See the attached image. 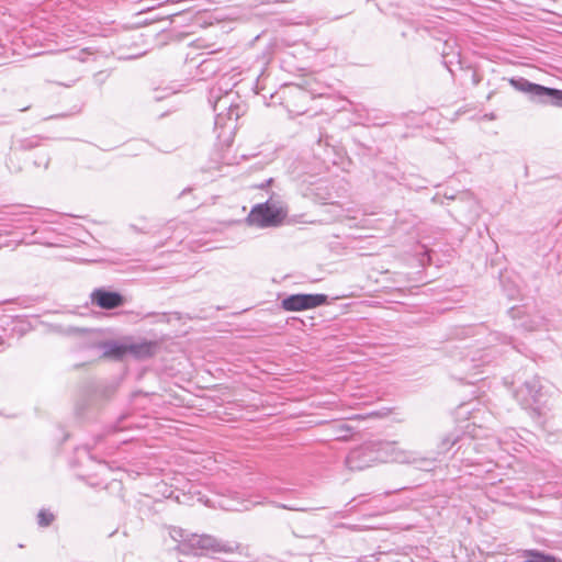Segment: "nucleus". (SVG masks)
<instances>
[{"instance_id": "1", "label": "nucleus", "mask_w": 562, "mask_h": 562, "mask_svg": "<svg viewBox=\"0 0 562 562\" xmlns=\"http://www.w3.org/2000/svg\"><path fill=\"white\" fill-rule=\"evenodd\" d=\"M286 215L288 210L284 204L270 199L266 203L254 206L247 221L258 227H276L283 223Z\"/></svg>"}, {"instance_id": "2", "label": "nucleus", "mask_w": 562, "mask_h": 562, "mask_svg": "<svg viewBox=\"0 0 562 562\" xmlns=\"http://www.w3.org/2000/svg\"><path fill=\"white\" fill-rule=\"evenodd\" d=\"M380 442L364 443L352 451L346 458V465L352 471L364 470L381 460L387 459L380 453Z\"/></svg>"}, {"instance_id": "4", "label": "nucleus", "mask_w": 562, "mask_h": 562, "mask_svg": "<svg viewBox=\"0 0 562 562\" xmlns=\"http://www.w3.org/2000/svg\"><path fill=\"white\" fill-rule=\"evenodd\" d=\"M380 453L387 457V459L381 460V462L394 461L400 463H408L412 461V456L409 452L396 448L393 443L380 442Z\"/></svg>"}, {"instance_id": "12", "label": "nucleus", "mask_w": 562, "mask_h": 562, "mask_svg": "<svg viewBox=\"0 0 562 562\" xmlns=\"http://www.w3.org/2000/svg\"><path fill=\"white\" fill-rule=\"evenodd\" d=\"M203 546L204 547H212L215 551H229L231 549H227L226 547L215 542L214 540H212L211 538H205L203 539Z\"/></svg>"}, {"instance_id": "3", "label": "nucleus", "mask_w": 562, "mask_h": 562, "mask_svg": "<svg viewBox=\"0 0 562 562\" xmlns=\"http://www.w3.org/2000/svg\"><path fill=\"white\" fill-rule=\"evenodd\" d=\"M326 300L325 294H293L283 299L281 306L288 312H300L321 306Z\"/></svg>"}, {"instance_id": "5", "label": "nucleus", "mask_w": 562, "mask_h": 562, "mask_svg": "<svg viewBox=\"0 0 562 562\" xmlns=\"http://www.w3.org/2000/svg\"><path fill=\"white\" fill-rule=\"evenodd\" d=\"M508 81L514 89L529 94L532 100L538 102L543 86L532 83L525 78H510Z\"/></svg>"}, {"instance_id": "11", "label": "nucleus", "mask_w": 562, "mask_h": 562, "mask_svg": "<svg viewBox=\"0 0 562 562\" xmlns=\"http://www.w3.org/2000/svg\"><path fill=\"white\" fill-rule=\"evenodd\" d=\"M54 519L53 514L45 510H41L38 514V524L41 526H48Z\"/></svg>"}, {"instance_id": "6", "label": "nucleus", "mask_w": 562, "mask_h": 562, "mask_svg": "<svg viewBox=\"0 0 562 562\" xmlns=\"http://www.w3.org/2000/svg\"><path fill=\"white\" fill-rule=\"evenodd\" d=\"M92 300L95 302L99 306L103 308H114L122 303V297L120 294L114 292H105V291H95L92 294Z\"/></svg>"}, {"instance_id": "8", "label": "nucleus", "mask_w": 562, "mask_h": 562, "mask_svg": "<svg viewBox=\"0 0 562 562\" xmlns=\"http://www.w3.org/2000/svg\"><path fill=\"white\" fill-rule=\"evenodd\" d=\"M522 562H559L553 555L544 554L536 550H525L521 552Z\"/></svg>"}, {"instance_id": "7", "label": "nucleus", "mask_w": 562, "mask_h": 562, "mask_svg": "<svg viewBox=\"0 0 562 562\" xmlns=\"http://www.w3.org/2000/svg\"><path fill=\"white\" fill-rule=\"evenodd\" d=\"M538 102L562 106V90L547 88L543 86Z\"/></svg>"}, {"instance_id": "9", "label": "nucleus", "mask_w": 562, "mask_h": 562, "mask_svg": "<svg viewBox=\"0 0 562 562\" xmlns=\"http://www.w3.org/2000/svg\"><path fill=\"white\" fill-rule=\"evenodd\" d=\"M155 346L150 342H143L138 345H128V353L136 357H147L153 355Z\"/></svg>"}, {"instance_id": "10", "label": "nucleus", "mask_w": 562, "mask_h": 562, "mask_svg": "<svg viewBox=\"0 0 562 562\" xmlns=\"http://www.w3.org/2000/svg\"><path fill=\"white\" fill-rule=\"evenodd\" d=\"M128 353V345L111 344L106 347L105 355L110 357L121 358Z\"/></svg>"}]
</instances>
